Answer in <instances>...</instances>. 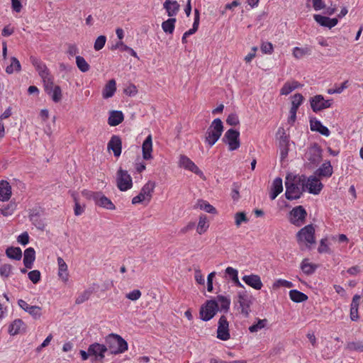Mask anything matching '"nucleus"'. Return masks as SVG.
Wrapping results in <instances>:
<instances>
[{
  "instance_id": "nucleus-56",
  "label": "nucleus",
  "mask_w": 363,
  "mask_h": 363,
  "mask_svg": "<svg viewBox=\"0 0 363 363\" xmlns=\"http://www.w3.org/2000/svg\"><path fill=\"white\" fill-rule=\"evenodd\" d=\"M348 81H345L339 86H335V88L330 89L328 91V94H340L342 93L346 88H347Z\"/></svg>"
},
{
  "instance_id": "nucleus-64",
  "label": "nucleus",
  "mask_w": 363,
  "mask_h": 363,
  "mask_svg": "<svg viewBox=\"0 0 363 363\" xmlns=\"http://www.w3.org/2000/svg\"><path fill=\"white\" fill-rule=\"evenodd\" d=\"M141 292L138 289H135L125 295V297L131 301H137L141 296Z\"/></svg>"
},
{
  "instance_id": "nucleus-13",
  "label": "nucleus",
  "mask_w": 363,
  "mask_h": 363,
  "mask_svg": "<svg viewBox=\"0 0 363 363\" xmlns=\"http://www.w3.org/2000/svg\"><path fill=\"white\" fill-rule=\"evenodd\" d=\"M306 159L313 165H318L322 160V150L317 144L311 146L306 153Z\"/></svg>"
},
{
  "instance_id": "nucleus-22",
  "label": "nucleus",
  "mask_w": 363,
  "mask_h": 363,
  "mask_svg": "<svg viewBox=\"0 0 363 363\" xmlns=\"http://www.w3.org/2000/svg\"><path fill=\"white\" fill-rule=\"evenodd\" d=\"M333 173V167L330 164V161H325L322 164V165L315 170V176L321 178L326 177L329 178L332 176Z\"/></svg>"
},
{
  "instance_id": "nucleus-47",
  "label": "nucleus",
  "mask_w": 363,
  "mask_h": 363,
  "mask_svg": "<svg viewBox=\"0 0 363 363\" xmlns=\"http://www.w3.org/2000/svg\"><path fill=\"white\" fill-rule=\"evenodd\" d=\"M267 319H258L257 322L253 325H252L249 328V330L250 333H257L259 330L264 328L267 324Z\"/></svg>"
},
{
  "instance_id": "nucleus-12",
  "label": "nucleus",
  "mask_w": 363,
  "mask_h": 363,
  "mask_svg": "<svg viewBox=\"0 0 363 363\" xmlns=\"http://www.w3.org/2000/svg\"><path fill=\"white\" fill-rule=\"evenodd\" d=\"M239 136V131L232 128L225 133L223 140L229 145L230 150H235L240 147Z\"/></svg>"
},
{
  "instance_id": "nucleus-7",
  "label": "nucleus",
  "mask_w": 363,
  "mask_h": 363,
  "mask_svg": "<svg viewBox=\"0 0 363 363\" xmlns=\"http://www.w3.org/2000/svg\"><path fill=\"white\" fill-rule=\"evenodd\" d=\"M238 303L240 313L247 317L251 311L250 306L252 305L251 296H250L245 291H239L238 292Z\"/></svg>"
},
{
  "instance_id": "nucleus-52",
  "label": "nucleus",
  "mask_w": 363,
  "mask_h": 363,
  "mask_svg": "<svg viewBox=\"0 0 363 363\" xmlns=\"http://www.w3.org/2000/svg\"><path fill=\"white\" fill-rule=\"evenodd\" d=\"M288 140L286 136H282L280 140V145L281 146V159H284L288 155V147H287Z\"/></svg>"
},
{
  "instance_id": "nucleus-51",
  "label": "nucleus",
  "mask_w": 363,
  "mask_h": 363,
  "mask_svg": "<svg viewBox=\"0 0 363 363\" xmlns=\"http://www.w3.org/2000/svg\"><path fill=\"white\" fill-rule=\"evenodd\" d=\"M91 293L92 291L89 289L84 291L83 292L78 295V296L76 298L75 303L77 304H81L85 302L89 298Z\"/></svg>"
},
{
  "instance_id": "nucleus-21",
  "label": "nucleus",
  "mask_w": 363,
  "mask_h": 363,
  "mask_svg": "<svg viewBox=\"0 0 363 363\" xmlns=\"http://www.w3.org/2000/svg\"><path fill=\"white\" fill-rule=\"evenodd\" d=\"M242 281L256 290L261 289L263 286L260 277L257 274L245 275Z\"/></svg>"
},
{
  "instance_id": "nucleus-29",
  "label": "nucleus",
  "mask_w": 363,
  "mask_h": 363,
  "mask_svg": "<svg viewBox=\"0 0 363 363\" xmlns=\"http://www.w3.org/2000/svg\"><path fill=\"white\" fill-rule=\"evenodd\" d=\"M35 259V252L33 247H28L24 251L23 264L26 268L31 269Z\"/></svg>"
},
{
  "instance_id": "nucleus-28",
  "label": "nucleus",
  "mask_w": 363,
  "mask_h": 363,
  "mask_svg": "<svg viewBox=\"0 0 363 363\" xmlns=\"http://www.w3.org/2000/svg\"><path fill=\"white\" fill-rule=\"evenodd\" d=\"M282 191V179L280 177H277L273 181L271 192L269 194L270 199L274 200Z\"/></svg>"
},
{
  "instance_id": "nucleus-20",
  "label": "nucleus",
  "mask_w": 363,
  "mask_h": 363,
  "mask_svg": "<svg viewBox=\"0 0 363 363\" xmlns=\"http://www.w3.org/2000/svg\"><path fill=\"white\" fill-rule=\"evenodd\" d=\"M107 147L108 150L113 152L114 156L119 157L121 154L122 142L119 136L113 135L108 143Z\"/></svg>"
},
{
  "instance_id": "nucleus-49",
  "label": "nucleus",
  "mask_w": 363,
  "mask_h": 363,
  "mask_svg": "<svg viewBox=\"0 0 363 363\" xmlns=\"http://www.w3.org/2000/svg\"><path fill=\"white\" fill-rule=\"evenodd\" d=\"M30 62L35 67L36 70L38 72V74L41 73V71L46 69L48 67L45 64L40 61L39 59L35 57H30Z\"/></svg>"
},
{
  "instance_id": "nucleus-26",
  "label": "nucleus",
  "mask_w": 363,
  "mask_h": 363,
  "mask_svg": "<svg viewBox=\"0 0 363 363\" xmlns=\"http://www.w3.org/2000/svg\"><path fill=\"white\" fill-rule=\"evenodd\" d=\"M142 150L144 160H147L152 159V140L151 135H149L144 140L142 145Z\"/></svg>"
},
{
  "instance_id": "nucleus-10",
  "label": "nucleus",
  "mask_w": 363,
  "mask_h": 363,
  "mask_svg": "<svg viewBox=\"0 0 363 363\" xmlns=\"http://www.w3.org/2000/svg\"><path fill=\"white\" fill-rule=\"evenodd\" d=\"M306 216L307 213L303 207L298 206L290 211L289 220L293 225L299 227L304 223Z\"/></svg>"
},
{
  "instance_id": "nucleus-24",
  "label": "nucleus",
  "mask_w": 363,
  "mask_h": 363,
  "mask_svg": "<svg viewBox=\"0 0 363 363\" xmlns=\"http://www.w3.org/2000/svg\"><path fill=\"white\" fill-rule=\"evenodd\" d=\"M11 186L6 181L1 180L0 182V201H7L11 196Z\"/></svg>"
},
{
  "instance_id": "nucleus-63",
  "label": "nucleus",
  "mask_w": 363,
  "mask_h": 363,
  "mask_svg": "<svg viewBox=\"0 0 363 363\" xmlns=\"http://www.w3.org/2000/svg\"><path fill=\"white\" fill-rule=\"evenodd\" d=\"M326 241H327V239H325V238H323L320 240V245L318 248V251L319 253H330V249L328 247Z\"/></svg>"
},
{
  "instance_id": "nucleus-4",
  "label": "nucleus",
  "mask_w": 363,
  "mask_h": 363,
  "mask_svg": "<svg viewBox=\"0 0 363 363\" xmlns=\"http://www.w3.org/2000/svg\"><path fill=\"white\" fill-rule=\"evenodd\" d=\"M83 196L89 200H93L95 203L102 208L114 210L116 208L113 202L104 196L101 192H95L89 190H83L82 192Z\"/></svg>"
},
{
  "instance_id": "nucleus-39",
  "label": "nucleus",
  "mask_w": 363,
  "mask_h": 363,
  "mask_svg": "<svg viewBox=\"0 0 363 363\" xmlns=\"http://www.w3.org/2000/svg\"><path fill=\"white\" fill-rule=\"evenodd\" d=\"M195 207L209 213H216V209L208 202L203 200H198Z\"/></svg>"
},
{
  "instance_id": "nucleus-60",
  "label": "nucleus",
  "mask_w": 363,
  "mask_h": 363,
  "mask_svg": "<svg viewBox=\"0 0 363 363\" xmlns=\"http://www.w3.org/2000/svg\"><path fill=\"white\" fill-rule=\"evenodd\" d=\"M301 268L302 271L306 274H311L315 271L313 266L311 264L307 262L306 260H303L301 263Z\"/></svg>"
},
{
  "instance_id": "nucleus-6",
  "label": "nucleus",
  "mask_w": 363,
  "mask_h": 363,
  "mask_svg": "<svg viewBox=\"0 0 363 363\" xmlns=\"http://www.w3.org/2000/svg\"><path fill=\"white\" fill-rule=\"evenodd\" d=\"M155 187V183L151 181L147 182L142 189L139 194L136 196H134L132 199L133 204L140 203L143 201H150L152 197V194Z\"/></svg>"
},
{
  "instance_id": "nucleus-50",
  "label": "nucleus",
  "mask_w": 363,
  "mask_h": 363,
  "mask_svg": "<svg viewBox=\"0 0 363 363\" xmlns=\"http://www.w3.org/2000/svg\"><path fill=\"white\" fill-rule=\"evenodd\" d=\"M303 101V96L301 94H296L292 97L291 109L297 110Z\"/></svg>"
},
{
  "instance_id": "nucleus-38",
  "label": "nucleus",
  "mask_w": 363,
  "mask_h": 363,
  "mask_svg": "<svg viewBox=\"0 0 363 363\" xmlns=\"http://www.w3.org/2000/svg\"><path fill=\"white\" fill-rule=\"evenodd\" d=\"M311 53V49L309 47L299 48L295 47L293 49L292 55L296 59H301L304 55H310Z\"/></svg>"
},
{
  "instance_id": "nucleus-55",
  "label": "nucleus",
  "mask_w": 363,
  "mask_h": 363,
  "mask_svg": "<svg viewBox=\"0 0 363 363\" xmlns=\"http://www.w3.org/2000/svg\"><path fill=\"white\" fill-rule=\"evenodd\" d=\"M248 221L246 215L243 212H238L235 214V223L236 226L239 227L242 223H247Z\"/></svg>"
},
{
  "instance_id": "nucleus-15",
  "label": "nucleus",
  "mask_w": 363,
  "mask_h": 363,
  "mask_svg": "<svg viewBox=\"0 0 363 363\" xmlns=\"http://www.w3.org/2000/svg\"><path fill=\"white\" fill-rule=\"evenodd\" d=\"M315 230L312 225H308L301 228L297 233L298 240L300 242H306L308 244L315 242L314 238Z\"/></svg>"
},
{
  "instance_id": "nucleus-11",
  "label": "nucleus",
  "mask_w": 363,
  "mask_h": 363,
  "mask_svg": "<svg viewBox=\"0 0 363 363\" xmlns=\"http://www.w3.org/2000/svg\"><path fill=\"white\" fill-rule=\"evenodd\" d=\"M179 166L186 170L194 172L201 178L205 179V176L201 170L187 156L181 155L179 159Z\"/></svg>"
},
{
  "instance_id": "nucleus-18",
  "label": "nucleus",
  "mask_w": 363,
  "mask_h": 363,
  "mask_svg": "<svg viewBox=\"0 0 363 363\" xmlns=\"http://www.w3.org/2000/svg\"><path fill=\"white\" fill-rule=\"evenodd\" d=\"M18 306L28 313L34 319H39L42 315L41 308L37 306H30L26 301L21 299L18 301Z\"/></svg>"
},
{
  "instance_id": "nucleus-36",
  "label": "nucleus",
  "mask_w": 363,
  "mask_h": 363,
  "mask_svg": "<svg viewBox=\"0 0 363 363\" xmlns=\"http://www.w3.org/2000/svg\"><path fill=\"white\" fill-rule=\"evenodd\" d=\"M289 297L296 303L303 302L308 299V296L305 294L296 289L289 291Z\"/></svg>"
},
{
  "instance_id": "nucleus-14",
  "label": "nucleus",
  "mask_w": 363,
  "mask_h": 363,
  "mask_svg": "<svg viewBox=\"0 0 363 363\" xmlns=\"http://www.w3.org/2000/svg\"><path fill=\"white\" fill-rule=\"evenodd\" d=\"M323 187V185L317 176L306 177L305 191L307 190L310 194L317 195L320 192Z\"/></svg>"
},
{
  "instance_id": "nucleus-48",
  "label": "nucleus",
  "mask_w": 363,
  "mask_h": 363,
  "mask_svg": "<svg viewBox=\"0 0 363 363\" xmlns=\"http://www.w3.org/2000/svg\"><path fill=\"white\" fill-rule=\"evenodd\" d=\"M11 61V65L7 66L6 72L9 74H12L14 71H20V62L16 57H12Z\"/></svg>"
},
{
  "instance_id": "nucleus-8",
  "label": "nucleus",
  "mask_w": 363,
  "mask_h": 363,
  "mask_svg": "<svg viewBox=\"0 0 363 363\" xmlns=\"http://www.w3.org/2000/svg\"><path fill=\"white\" fill-rule=\"evenodd\" d=\"M218 311V303L216 300L207 301L206 304L201 308L200 316L204 321L211 320Z\"/></svg>"
},
{
  "instance_id": "nucleus-53",
  "label": "nucleus",
  "mask_w": 363,
  "mask_h": 363,
  "mask_svg": "<svg viewBox=\"0 0 363 363\" xmlns=\"http://www.w3.org/2000/svg\"><path fill=\"white\" fill-rule=\"evenodd\" d=\"M294 286V284L287 280L279 279L277 280L274 284L273 288L274 289H278L279 287H285V288H291Z\"/></svg>"
},
{
  "instance_id": "nucleus-58",
  "label": "nucleus",
  "mask_w": 363,
  "mask_h": 363,
  "mask_svg": "<svg viewBox=\"0 0 363 363\" xmlns=\"http://www.w3.org/2000/svg\"><path fill=\"white\" fill-rule=\"evenodd\" d=\"M15 209H16V204L14 203H10L9 204L3 207L1 209V212L4 216H7L11 215L13 213Z\"/></svg>"
},
{
  "instance_id": "nucleus-59",
  "label": "nucleus",
  "mask_w": 363,
  "mask_h": 363,
  "mask_svg": "<svg viewBox=\"0 0 363 363\" xmlns=\"http://www.w3.org/2000/svg\"><path fill=\"white\" fill-rule=\"evenodd\" d=\"M225 274L228 276V277L232 280V281H234L235 280L238 279V270L231 267H228L225 269Z\"/></svg>"
},
{
  "instance_id": "nucleus-31",
  "label": "nucleus",
  "mask_w": 363,
  "mask_h": 363,
  "mask_svg": "<svg viewBox=\"0 0 363 363\" xmlns=\"http://www.w3.org/2000/svg\"><path fill=\"white\" fill-rule=\"evenodd\" d=\"M123 114L120 111H112L110 112L108 123L111 126H116L123 121Z\"/></svg>"
},
{
  "instance_id": "nucleus-27",
  "label": "nucleus",
  "mask_w": 363,
  "mask_h": 363,
  "mask_svg": "<svg viewBox=\"0 0 363 363\" xmlns=\"http://www.w3.org/2000/svg\"><path fill=\"white\" fill-rule=\"evenodd\" d=\"M58 276L62 281L67 282L69 278L68 267L65 260L59 257H57Z\"/></svg>"
},
{
  "instance_id": "nucleus-34",
  "label": "nucleus",
  "mask_w": 363,
  "mask_h": 363,
  "mask_svg": "<svg viewBox=\"0 0 363 363\" xmlns=\"http://www.w3.org/2000/svg\"><path fill=\"white\" fill-rule=\"evenodd\" d=\"M218 303V306L220 305V310L227 313L230 306V298L228 296L223 295H218L216 300Z\"/></svg>"
},
{
  "instance_id": "nucleus-3",
  "label": "nucleus",
  "mask_w": 363,
  "mask_h": 363,
  "mask_svg": "<svg viewBox=\"0 0 363 363\" xmlns=\"http://www.w3.org/2000/svg\"><path fill=\"white\" fill-rule=\"evenodd\" d=\"M223 130V125L221 120L220 118L214 119L206 133V143L212 147L221 136Z\"/></svg>"
},
{
  "instance_id": "nucleus-45",
  "label": "nucleus",
  "mask_w": 363,
  "mask_h": 363,
  "mask_svg": "<svg viewBox=\"0 0 363 363\" xmlns=\"http://www.w3.org/2000/svg\"><path fill=\"white\" fill-rule=\"evenodd\" d=\"M39 75L43 82L44 86L49 84L50 85L51 83L54 82V78L48 68L41 71V73H40Z\"/></svg>"
},
{
  "instance_id": "nucleus-19",
  "label": "nucleus",
  "mask_w": 363,
  "mask_h": 363,
  "mask_svg": "<svg viewBox=\"0 0 363 363\" xmlns=\"http://www.w3.org/2000/svg\"><path fill=\"white\" fill-rule=\"evenodd\" d=\"M46 93L52 98V101L57 103L62 99V91L59 86L55 85L54 82L50 85L44 86Z\"/></svg>"
},
{
  "instance_id": "nucleus-41",
  "label": "nucleus",
  "mask_w": 363,
  "mask_h": 363,
  "mask_svg": "<svg viewBox=\"0 0 363 363\" xmlns=\"http://www.w3.org/2000/svg\"><path fill=\"white\" fill-rule=\"evenodd\" d=\"M176 18H170L162 23V28L167 33H172L175 28Z\"/></svg>"
},
{
  "instance_id": "nucleus-23",
  "label": "nucleus",
  "mask_w": 363,
  "mask_h": 363,
  "mask_svg": "<svg viewBox=\"0 0 363 363\" xmlns=\"http://www.w3.org/2000/svg\"><path fill=\"white\" fill-rule=\"evenodd\" d=\"M313 18L320 26L328 27L329 28H332L335 26L338 22L337 19L335 18H330L319 14H315L313 16Z\"/></svg>"
},
{
  "instance_id": "nucleus-62",
  "label": "nucleus",
  "mask_w": 363,
  "mask_h": 363,
  "mask_svg": "<svg viewBox=\"0 0 363 363\" xmlns=\"http://www.w3.org/2000/svg\"><path fill=\"white\" fill-rule=\"evenodd\" d=\"M29 279L33 283L37 284L40 280V272L38 270L30 271L28 274Z\"/></svg>"
},
{
  "instance_id": "nucleus-61",
  "label": "nucleus",
  "mask_w": 363,
  "mask_h": 363,
  "mask_svg": "<svg viewBox=\"0 0 363 363\" xmlns=\"http://www.w3.org/2000/svg\"><path fill=\"white\" fill-rule=\"evenodd\" d=\"M261 50L264 54L271 55L273 52L274 48L271 43L263 42L261 45Z\"/></svg>"
},
{
  "instance_id": "nucleus-17",
  "label": "nucleus",
  "mask_w": 363,
  "mask_h": 363,
  "mask_svg": "<svg viewBox=\"0 0 363 363\" xmlns=\"http://www.w3.org/2000/svg\"><path fill=\"white\" fill-rule=\"evenodd\" d=\"M331 104L330 100H325L321 95H316L311 99V106L314 112L329 108Z\"/></svg>"
},
{
  "instance_id": "nucleus-16",
  "label": "nucleus",
  "mask_w": 363,
  "mask_h": 363,
  "mask_svg": "<svg viewBox=\"0 0 363 363\" xmlns=\"http://www.w3.org/2000/svg\"><path fill=\"white\" fill-rule=\"evenodd\" d=\"M217 337L222 340H228L230 338L229 324L225 315H222L218 320Z\"/></svg>"
},
{
  "instance_id": "nucleus-25",
  "label": "nucleus",
  "mask_w": 363,
  "mask_h": 363,
  "mask_svg": "<svg viewBox=\"0 0 363 363\" xmlns=\"http://www.w3.org/2000/svg\"><path fill=\"white\" fill-rule=\"evenodd\" d=\"M163 7L169 17L175 16L180 9L179 3L172 0H166L163 4Z\"/></svg>"
},
{
  "instance_id": "nucleus-30",
  "label": "nucleus",
  "mask_w": 363,
  "mask_h": 363,
  "mask_svg": "<svg viewBox=\"0 0 363 363\" xmlns=\"http://www.w3.org/2000/svg\"><path fill=\"white\" fill-rule=\"evenodd\" d=\"M301 86H302V85L300 83H298L297 81H295V80L287 81L286 83H284V84L280 89V94L281 95H288L291 92H292L294 90H295L299 87H301Z\"/></svg>"
},
{
  "instance_id": "nucleus-9",
  "label": "nucleus",
  "mask_w": 363,
  "mask_h": 363,
  "mask_svg": "<svg viewBox=\"0 0 363 363\" xmlns=\"http://www.w3.org/2000/svg\"><path fill=\"white\" fill-rule=\"evenodd\" d=\"M116 183L118 188L122 191H127L133 186L130 175L122 169H118L117 172Z\"/></svg>"
},
{
  "instance_id": "nucleus-57",
  "label": "nucleus",
  "mask_w": 363,
  "mask_h": 363,
  "mask_svg": "<svg viewBox=\"0 0 363 363\" xmlns=\"http://www.w3.org/2000/svg\"><path fill=\"white\" fill-rule=\"evenodd\" d=\"M12 267L9 264H4L0 266V274L3 277H9L11 273Z\"/></svg>"
},
{
  "instance_id": "nucleus-37",
  "label": "nucleus",
  "mask_w": 363,
  "mask_h": 363,
  "mask_svg": "<svg viewBox=\"0 0 363 363\" xmlns=\"http://www.w3.org/2000/svg\"><path fill=\"white\" fill-rule=\"evenodd\" d=\"M345 349L350 352H363V340L348 342Z\"/></svg>"
},
{
  "instance_id": "nucleus-43",
  "label": "nucleus",
  "mask_w": 363,
  "mask_h": 363,
  "mask_svg": "<svg viewBox=\"0 0 363 363\" xmlns=\"http://www.w3.org/2000/svg\"><path fill=\"white\" fill-rule=\"evenodd\" d=\"M112 50L114 49H119L121 51H126L130 53V55H132L134 57L138 58L137 53L130 47L125 45L123 41L120 40L115 45L112 46Z\"/></svg>"
},
{
  "instance_id": "nucleus-33",
  "label": "nucleus",
  "mask_w": 363,
  "mask_h": 363,
  "mask_svg": "<svg viewBox=\"0 0 363 363\" xmlns=\"http://www.w3.org/2000/svg\"><path fill=\"white\" fill-rule=\"evenodd\" d=\"M310 125L312 131H318L323 135L327 137L330 135V132L329 129L324 126L320 121L318 120H311Z\"/></svg>"
},
{
  "instance_id": "nucleus-5",
  "label": "nucleus",
  "mask_w": 363,
  "mask_h": 363,
  "mask_svg": "<svg viewBox=\"0 0 363 363\" xmlns=\"http://www.w3.org/2000/svg\"><path fill=\"white\" fill-rule=\"evenodd\" d=\"M91 361L94 363H104L105 353L108 348L105 345L94 342L89 346Z\"/></svg>"
},
{
  "instance_id": "nucleus-54",
  "label": "nucleus",
  "mask_w": 363,
  "mask_h": 363,
  "mask_svg": "<svg viewBox=\"0 0 363 363\" xmlns=\"http://www.w3.org/2000/svg\"><path fill=\"white\" fill-rule=\"evenodd\" d=\"M106 42V37L105 35L99 36L94 42V50L96 51L101 50L104 47Z\"/></svg>"
},
{
  "instance_id": "nucleus-32",
  "label": "nucleus",
  "mask_w": 363,
  "mask_h": 363,
  "mask_svg": "<svg viewBox=\"0 0 363 363\" xmlns=\"http://www.w3.org/2000/svg\"><path fill=\"white\" fill-rule=\"evenodd\" d=\"M116 91V83L114 79H111L108 82V83L105 85L103 91L102 96L104 99H108L112 97Z\"/></svg>"
},
{
  "instance_id": "nucleus-44",
  "label": "nucleus",
  "mask_w": 363,
  "mask_h": 363,
  "mask_svg": "<svg viewBox=\"0 0 363 363\" xmlns=\"http://www.w3.org/2000/svg\"><path fill=\"white\" fill-rule=\"evenodd\" d=\"M199 25V10L195 9V11H194V21L193 23V26L191 29H189V30H187L184 33V35H186L187 37H189V35H193L198 30Z\"/></svg>"
},
{
  "instance_id": "nucleus-2",
  "label": "nucleus",
  "mask_w": 363,
  "mask_h": 363,
  "mask_svg": "<svg viewBox=\"0 0 363 363\" xmlns=\"http://www.w3.org/2000/svg\"><path fill=\"white\" fill-rule=\"evenodd\" d=\"M106 346L113 354H118L128 350L127 342L120 335L111 333L105 338Z\"/></svg>"
},
{
  "instance_id": "nucleus-42",
  "label": "nucleus",
  "mask_w": 363,
  "mask_h": 363,
  "mask_svg": "<svg viewBox=\"0 0 363 363\" xmlns=\"http://www.w3.org/2000/svg\"><path fill=\"white\" fill-rule=\"evenodd\" d=\"M209 225L206 216H201L199 217V223L196 228V231L199 235L204 233L208 228Z\"/></svg>"
},
{
  "instance_id": "nucleus-46",
  "label": "nucleus",
  "mask_w": 363,
  "mask_h": 363,
  "mask_svg": "<svg viewBox=\"0 0 363 363\" xmlns=\"http://www.w3.org/2000/svg\"><path fill=\"white\" fill-rule=\"evenodd\" d=\"M76 64L79 69L82 72H86L89 71L90 66L86 62L85 59L82 56L76 57Z\"/></svg>"
},
{
  "instance_id": "nucleus-35",
  "label": "nucleus",
  "mask_w": 363,
  "mask_h": 363,
  "mask_svg": "<svg viewBox=\"0 0 363 363\" xmlns=\"http://www.w3.org/2000/svg\"><path fill=\"white\" fill-rule=\"evenodd\" d=\"M24 323L20 319L15 320L9 327V333L11 335H15L21 332L23 328Z\"/></svg>"
},
{
  "instance_id": "nucleus-1",
  "label": "nucleus",
  "mask_w": 363,
  "mask_h": 363,
  "mask_svg": "<svg viewBox=\"0 0 363 363\" xmlns=\"http://www.w3.org/2000/svg\"><path fill=\"white\" fill-rule=\"evenodd\" d=\"M306 177L297 175L293 177L287 176L285 181V196L288 200L299 199L305 191Z\"/></svg>"
},
{
  "instance_id": "nucleus-40",
  "label": "nucleus",
  "mask_w": 363,
  "mask_h": 363,
  "mask_svg": "<svg viewBox=\"0 0 363 363\" xmlns=\"http://www.w3.org/2000/svg\"><path fill=\"white\" fill-rule=\"evenodd\" d=\"M6 254L9 258L13 259L16 260L21 259V258L22 257V252H21V248H19V247H8L6 250Z\"/></svg>"
}]
</instances>
